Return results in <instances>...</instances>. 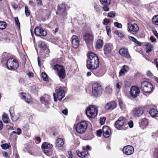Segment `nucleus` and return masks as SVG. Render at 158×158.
<instances>
[{
    "mask_svg": "<svg viewBox=\"0 0 158 158\" xmlns=\"http://www.w3.org/2000/svg\"><path fill=\"white\" fill-rule=\"evenodd\" d=\"M86 66L88 69L94 70L97 69L99 65L98 57L94 53L90 52L87 56Z\"/></svg>",
    "mask_w": 158,
    "mask_h": 158,
    "instance_id": "f257e3e1",
    "label": "nucleus"
},
{
    "mask_svg": "<svg viewBox=\"0 0 158 158\" xmlns=\"http://www.w3.org/2000/svg\"><path fill=\"white\" fill-rule=\"evenodd\" d=\"M98 112V110L95 106L91 105L88 106L86 110L87 117L90 118H94L96 116Z\"/></svg>",
    "mask_w": 158,
    "mask_h": 158,
    "instance_id": "f03ea898",
    "label": "nucleus"
},
{
    "mask_svg": "<svg viewBox=\"0 0 158 158\" xmlns=\"http://www.w3.org/2000/svg\"><path fill=\"white\" fill-rule=\"evenodd\" d=\"M65 92L63 87H60L59 89L56 90V93L53 94L55 102H56L58 99L60 101L65 96Z\"/></svg>",
    "mask_w": 158,
    "mask_h": 158,
    "instance_id": "7ed1b4c3",
    "label": "nucleus"
},
{
    "mask_svg": "<svg viewBox=\"0 0 158 158\" xmlns=\"http://www.w3.org/2000/svg\"><path fill=\"white\" fill-rule=\"evenodd\" d=\"M8 69L11 70H15L19 67V63L17 60L13 58L9 59L7 61Z\"/></svg>",
    "mask_w": 158,
    "mask_h": 158,
    "instance_id": "20e7f679",
    "label": "nucleus"
},
{
    "mask_svg": "<svg viewBox=\"0 0 158 158\" xmlns=\"http://www.w3.org/2000/svg\"><path fill=\"white\" fill-rule=\"evenodd\" d=\"M153 88L152 84L147 81H144L141 84V89L145 93L151 92L153 90Z\"/></svg>",
    "mask_w": 158,
    "mask_h": 158,
    "instance_id": "39448f33",
    "label": "nucleus"
},
{
    "mask_svg": "<svg viewBox=\"0 0 158 158\" xmlns=\"http://www.w3.org/2000/svg\"><path fill=\"white\" fill-rule=\"evenodd\" d=\"M53 68L54 70L57 71V74L60 79H64L65 77V70L63 66L56 64Z\"/></svg>",
    "mask_w": 158,
    "mask_h": 158,
    "instance_id": "423d86ee",
    "label": "nucleus"
},
{
    "mask_svg": "<svg viewBox=\"0 0 158 158\" xmlns=\"http://www.w3.org/2000/svg\"><path fill=\"white\" fill-rule=\"evenodd\" d=\"M87 127V124L85 121H82L78 123L76 127L77 132L79 134L84 133Z\"/></svg>",
    "mask_w": 158,
    "mask_h": 158,
    "instance_id": "0eeeda50",
    "label": "nucleus"
},
{
    "mask_svg": "<svg viewBox=\"0 0 158 158\" xmlns=\"http://www.w3.org/2000/svg\"><path fill=\"white\" fill-rule=\"evenodd\" d=\"M92 94L95 96L100 95L102 92L101 85L98 83H94L92 85Z\"/></svg>",
    "mask_w": 158,
    "mask_h": 158,
    "instance_id": "6e6552de",
    "label": "nucleus"
},
{
    "mask_svg": "<svg viewBox=\"0 0 158 158\" xmlns=\"http://www.w3.org/2000/svg\"><path fill=\"white\" fill-rule=\"evenodd\" d=\"M139 29V27L137 24H132L130 23H127V30L128 32L135 35L138 32Z\"/></svg>",
    "mask_w": 158,
    "mask_h": 158,
    "instance_id": "1a4fd4ad",
    "label": "nucleus"
},
{
    "mask_svg": "<svg viewBox=\"0 0 158 158\" xmlns=\"http://www.w3.org/2000/svg\"><path fill=\"white\" fill-rule=\"evenodd\" d=\"M84 39L87 44V47L89 48L92 47L93 41V37L91 34L86 33L84 35Z\"/></svg>",
    "mask_w": 158,
    "mask_h": 158,
    "instance_id": "9d476101",
    "label": "nucleus"
},
{
    "mask_svg": "<svg viewBox=\"0 0 158 158\" xmlns=\"http://www.w3.org/2000/svg\"><path fill=\"white\" fill-rule=\"evenodd\" d=\"M126 119L124 117H120L115 122V127L118 129H119L123 126H125Z\"/></svg>",
    "mask_w": 158,
    "mask_h": 158,
    "instance_id": "9b49d317",
    "label": "nucleus"
},
{
    "mask_svg": "<svg viewBox=\"0 0 158 158\" xmlns=\"http://www.w3.org/2000/svg\"><path fill=\"white\" fill-rule=\"evenodd\" d=\"M143 113V109L141 107L134 108L131 111V115L134 117H138L141 115Z\"/></svg>",
    "mask_w": 158,
    "mask_h": 158,
    "instance_id": "f8f14e48",
    "label": "nucleus"
},
{
    "mask_svg": "<svg viewBox=\"0 0 158 158\" xmlns=\"http://www.w3.org/2000/svg\"><path fill=\"white\" fill-rule=\"evenodd\" d=\"M140 90L137 86H132L130 89V94L133 98H135L138 96Z\"/></svg>",
    "mask_w": 158,
    "mask_h": 158,
    "instance_id": "ddd939ff",
    "label": "nucleus"
},
{
    "mask_svg": "<svg viewBox=\"0 0 158 158\" xmlns=\"http://www.w3.org/2000/svg\"><path fill=\"white\" fill-rule=\"evenodd\" d=\"M89 146L88 145L86 147H83L82 148L83 151L80 152L79 150L77 151V152L78 156L81 158H84L86 156L88 153V151L87 149H89Z\"/></svg>",
    "mask_w": 158,
    "mask_h": 158,
    "instance_id": "4468645a",
    "label": "nucleus"
},
{
    "mask_svg": "<svg viewBox=\"0 0 158 158\" xmlns=\"http://www.w3.org/2000/svg\"><path fill=\"white\" fill-rule=\"evenodd\" d=\"M134 148L133 147L130 145H128L124 147L123 151V153L127 155H130L134 152Z\"/></svg>",
    "mask_w": 158,
    "mask_h": 158,
    "instance_id": "2eb2a0df",
    "label": "nucleus"
},
{
    "mask_svg": "<svg viewBox=\"0 0 158 158\" xmlns=\"http://www.w3.org/2000/svg\"><path fill=\"white\" fill-rule=\"evenodd\" d=\"M35 34L37 36H46L47 34V32L43 30L41 27H38L35 29Z\"/></svg>",
    "mask_w": 158,
    "mask_h": 158,
    "instance_id": "dca6fc26",
    "label": "nucleus"
},
{
    "mask_svg": "<svg viewBox=\"0 0 158 158\" xmlns=\"http://www.w3.org/2000/svg\"><path fill=\"white\" fill-rule=\"evenodd\" d=\"M40 100L42 103L44 104L46 106H47V108L49 107L48 106L50 105V96L47 94H44L40 98Z\"/></svg>",
    "mask_w": 158,
    "mask_h": 158,
    "instance_id": "f3484780",
    "label": "nucleus"
},
{
    "mask_svg": "<svg viewBox=\"0 0 158 158\" xmlns=\"http://www.w3.org/2000/svg\"><path fill=\"white\" fill-rule=\"evenodd\" d=\"M71 43L73 47L75 48H77L79 44V38L75 35H73L71 38Z\"/></svg>",
    "mask_w": 158,
    "mask_h": 158,
    "instance_id": "a211bd4d",
    "label": "nucleus"
},
{
    "mask_svg": "<svg viewBox=\"0 0 158 158\" xmlns=\"http://www.w3.org/2000/svg\"><path fill=\"white\" fill-rule=\"evenodd\" d=\"M119 53L122 56L127 58H130V55L128 52V49L125 48H123L119 50Z\"/></svg>",
    "mask_w": 158,
    "mask_h": 158,
    "instance_id": "6ab92c4d",
    "label": "nucleus"
},
{
    "mask_svg": "<svg viewBox=\"0 0 158 158\" xmlns=\"http://www.w3.org/2000/svg\"><path fill=\"white\" fill-rule=\"evenodd\" d=\"M102 133L104 136L106 138L109 137L111 134V131L109 127L107 126H104L102 129Z\"/></svg>",
    "mask_w": 158,
    "mask_h": 158,
    "instance_id": "aec40b11",
    "label": "nucleus"
},
{
    "mask_svg": "<svg viewBox=\"0 0 158 158\" xmlns=\"http://www.w3.org/2000/svg\"><path fill=\"white\" fill-rule=\"evenodd\" d=\"M20 97L22 99L24 100L27 103H30L32 102L31 97L28 94L22 93L21 94Z\"/></svg>",
    "mask_w": 158,
    "mask_h": 158,
    "instance_id": "412c9836",
    "label": "nucleus"
},
{
    "mask_svg": "<svg viewBox=\"0 0 158 158\" xmlns=\"http://www.w3.org/2000/svg\"><path fill=\"white\" fill-rule=\"evenodd\" d=\"M116 104L114 102H110L105 105V108L106 110H112L116 108Z\"/></svg>",
    "mask_w": 158,
    "mask_h": 158,
    "instance_id": "4be33fe9",
    "label": "nucleus"
},
{
    "mask_svg": "<svg viewBox=\"0 0 158 158\" xmlns=\"http://www.w3.org/2000/svg\"><path fill=\"white\" fill-rule=\"evenodd\" d=\"M112 48L113 46L111 44H106L104 46L103 49L104 54L106 55H107L110 53Z\"/></svg>",
    "mask_w": 158,
    "mask_h": 158,
    "instance_id": "5701e85b",
    "label": "nucleus"
},
{
    "mask_svg": "<svg viewBox=\"0 0 158 158\" xmlns=\"http://www.w3.org/2000/svg\"><path fill=\"white\" fill-rule=\"evenodd\" d=\"M52 147V145L48 143L44 142L42 145L41 148L44 152L48 151Z\"/></svg>",
    "mask_w": 158,
    "mask_h": 158,
    "instance_id": "b1692460",
    "label": "nucleus"
},
{
    "mask_svg": "<svg viewBox=\"0 0 158 158\" xmlns=\"http://www.w3.org/2000/svg\"><path fill=\"white\" fill-rule=\"evenodd\" d=\"M13 110V108H10L9 110V112L10 114L12 120L13 121H16L19 118L20 115L19 114H14L12 113V111Z\"/></svg>",
    "mask_w": 158,
    "mask_h": 158,
    "instance_id": "393cba45",
    "label": "nucleus"
},
{
    "mask_svg": "<svg viewBox=\"0 0 158 158\" xmlns=\"http://www.w3.org/2000/svg\"><path fill=\"white\" fill-rule=\"evenodd\" d=\"M59 11L61 13H62L63 15H66L67 14V12L66 10L65 5L62 4L59 5L58 6Z\"/></svg>",
    "mask_w": 158,
    "mask_h": 158,
    "instance_id": "a878e982",
    "label": "nucleus"
},
{
    "mask_svg": "<svg viewBox=\"0 0 158 158\" xmlns=\"http://www.w3.org/2000/svg\"><path fill=\"white\" fill-rule=\"evenodd\" d=\"M129 70V67L126 65H124L122 69L119 72V76H121L124 75L127 73Z\"/></svg>",
    "mask_w": 158,
    "mask_h": 158,
    "instance_id": "bb28decb",
    "label": "nucleus"
},
{
    "mask_svg": "<svg viewBox=\"0 0 158 158\" xmlns=\"http://www.w3.org/2000/svg\"><path fill=\"white\" fill-rule=\"evenodd\" d=\"M147 53H149L151 52L153 48V46L151 43H148L145 45Z\"/></svg>",
    "mask_w": 158,
    "mask_h": 158,
    "instance_id": "cd10ccee",
    "label": "nucleus"
},
{
    "mask_svg": "<svg viewBox=\"0 0 158 158\" xmlns=\"http://www.w3.org/2000/svg\"><path fill=\"white\" fill-rule=\"evenodd\" d=\"M149 113L152 117H155L158 116V112L157 111L154 109H152L150 111Z\"/></svg>",
    "mask_w": 158,
    "mask_h": 158,
    "instance_id": "c85d7f7f",
    "label": "nucleus"
},
{
    "mask_svg": "<svg viewBox=\"0 0 158 158\" xmlns=\"http://www.w3.org/2000/svg\"><path fill=\"white\" fill-rule=\"evenodd\" d=\"M64 144V142L63 139L61 138L58 139L56 141V145L58 148L62 146Z\"/></svg>",
    "mask_w": 158,
    "mask_h": 158,
    "instance_id": "c756f323",
    "label": "nucleus"
},
{
    "mask_svg": "<svg viewBox=\"0 0 158 158\" xmlns=\"http://www.w3.org/2000/svg\"><path fill=\"white\" fill-rule=\"evenodd\" d=\"M38 45L39 47L44 50H45L47 48V45L44 42L39 41L38 42Z\"/></svg>",
    "mask_w": 158,
    "mask_h": 158,
    "instance_id": "7c9ffc66",
    "label": "nucleus"
},
{
    "mask_svg": "<svg viewBox=\"0 0 158 158\" xmlns=\"http://www.w3.org/2000/svg\"><path fill=\"white\" fill-rule=\"evenodd\" d=\"M128 38L131 41L137 44L138 45L140 46L141 43L138 41L133 36H128Z\"/></svg>",
    "mask_w": 158,
    "mask_h": 158,
    "instance_id": "2f4dec72",
    "label": "nucleus"
},
{
    "mask_svg": "<svg viewBox=\"0 0 158 158\" xmlns=\"http://www.w3.org/2000/svg\"><path fill=\"white\" fill-rule=\"evenodd\" d=\"M2 120L5 123H8L9 120L8 115L5 113H4L2 116Z\"/></svg>",
    "mask_w": 158,
    "mask_h": 158,
    "instance_id": "473e14b6",
    "label": "nucleus"
},
{
    "mask_svg": "<svg viewBox=\"0 0 158 158\" xmlns=\"http://www.w3.org/2000/svg\"><path fill=\"white\" fill-rule=\"evenodd\" d=\"M103 45V42L102 40L98 39L97 40L96 45L98 48L100 49L101 48Z\"/></svg>",
    "mask_w": 158,
    "mask_h": 158,
    "instance_id": "72a5a7b5",
    "label": "nucleus"
},
{
    "mask_svg": "<svg viewBox=\"0 0 158 158\" xmlns=\"http://www.w3.org/2000/svg\"><path fill=\"white\" fill-rule=\"evenodd\" d=\"M153 24L156 25H158V15L154 16L152 19Z\"/></svg>",
    "mask_w": 158,
    "mask_h": 158,
    "instance_id": "f704fd0d",
    "label": "nucleus"
},
{
    "mask_svg": "<svg viewBox=\"0 0 158 158\" xmlns=\"http://www.w3.org/2000/svg\"><path fill=\"white\" fill-rule=\"evenodd\" d=\"M38 87L37 85H34L31 86V91L32 93L38 91Z\"/></svg>",
    "mask_w": 158,
    "mask_h": 158,
    "instance_id": "c9c22d12",
    "label": "nucleus"
},
{
    "mask_svg": "<svg viewBox=\"0 0 158 158\" xmlns=\"http://www.w3.org/2000/svg\"><path fill=\"white\" fill-rule=\"evenodd\" d=\"M6 26V24L5 22L0 21V29L3 30L5 29Z\"/></svg>",
    "mask_w": 158,
    "mask_h": 158,
    "instance_id": "e433bc0d",
    "label": "nucleus"
},
{
    "mask_svg": "<svg viewBox=\"0 0 158 158\" xmlns=\"http://www.w3.org/2000/svg\"><path fill=\"white\" fill-rule=\"evenodd\" d=\"M101 3L103 5H109L111 2V0H100Z\"/></svg>",
    "mask_w": 158,
    "mask_h": 158,
    "instance_id": "4c0bfd02",
    "label": "nucleus"
},
{
    "mask_svg": "<svg viewBox=\"0 0 158 158\" xmlns=\"http://www.w3.org/2000/svg\"><path fill=\"white\" fill-rule=\"evenodd\" d=\"M2 148L6 150L9 148L10 147H11L10 143L3 144L1 145Z\"/></svg>",
    "mask_w": 158,
    "mask_h": 158,
    "instance_id": "58836bf2",
    "label": "nucleus"
},
{
    "mask_svg": "<svg viewBox=\"0 0 158 158\" xmlns=\"http://www.w3.org/2000/svg\"><path fill=\"white\" fill-rule=\"evenodd\" d=\"M106 92L110 94L112 92V87L110 86L107 87L105 89Z\"/></svg>",
    "mask_w": 158,
    "mask_h": 158,
    "instance_id": "ea45409f",
    "label": "nucleus"
},
{
    "mask_svg": "<svg viewBox=\"0 0 158 158\" xmlns=\"http://www.w3.org/2000/svg\"><path fill=\"white\" fill-rule=\"evenodd\" d=\"M116 13L115 12L112 11L109 12L108 14V16L110 18H113L115 15Z\"/></svg>",
    "mask_w": 158,
    "mask_h": 158,
    "instance_id": "a19ab883",
    "label": "nucleus"
},
{
    "mask_svg": "<svg viewBox=\"0 0 158 158\" xmlns=\"http://www.w3.org/2000/svg\"><path fill=\"white\" fill-rule=\"evenodd\" d=\"M41 76L44 80L45 81H47L48 80L47 75L44 72L42 73Z\"/></svg>",
    "mask_w": 158,
    "mask_h": 158,
    "instance_id": "79ce46f5",
    "label": "nucleus"
},
{
    "mask_svg": "<svg viewBox=\"0 0 158 158\" xmlns=\"http://www.w3.org/2000/svg\"><path fill=\"white\" fill-rule=\"evenodd\" d=\"M114 25L115 27L118 28H121L122 27V25L120 23L117 22L114 23Z\"/></svg>",
    "mask_w": 158,
    "mask_h": 158,
    "instance_id": "37998d69",
    "label": "nucleus"
},
{
    "mask_svg": "<svg viewBox=\"0 0 158 158\" xmlns=\"http://www.w3.org/2000/svg\"><path fill=\"white\" fill-rule=\"evenodd\" d=\"M25 13L27 16H28L30 14L29 10L27 7L25 6Z\"/></svg>",
    "mask_w": 158,
    "mask_h": 158,
    "instance_id": "c03bdc74",
    "label": "nucleus"
},
{
    "mask_svg": "<svg viewBox=\"0 0 158 158\" xmlns=\"http://www.w3.org/2000/svg\"><path fill=\"white\" fill-rule=\"evenodd\" d=\"M106 118L104 117L100 118V123L101 125H103L106 121Z\"/></svg>",
    "mask_w": 158,
    "mask_h": 158,
    "instance_id": "a18cd8bd",
    "label": "nucleus"
},
{
    "mask_svg": "<svg viewBox=\"0 0 158 158\" xmlns=\"http://www.w3.org/2000/svg\"><path fill=\"white\" fill-rule=\"evenodd\" d=\"M15 23L16 24L17 26L18 27H20V23L19 22L18 18L17 17H16L15 18Z\"/></svg>",
    "mask_w": 158,
    "mask_h": 158,
    "instance_id": "49530a36",
    "label": "nucleus"
},
{
    "mask_svg": "<svg viewBox=\"0 0 158 158\" xmlns=\"http://www.w3.org/2000/svg\"><path fill=\"white\" fill-rule=\"evenodd\" d=\"M106 28L107 34L108 35H110V26H106Z\"/></svg>",
    "mask_w": 158,
    "mask_h": 158,
    "instance_id": "de8ad7c7",
    "label": "nucleus"
},
{
    "mask_svg": "<svg viewBox=\"0 0 158 158\" xmlns=\"http://www.w3.org/2000/svg\"><path fill=\"white\" fill-rule=\"evenodd\" d=\"M122 86V83L121 82H118L117 83L116 85L117 88L119 89H120Z\"/></svg>",
    "mask_w": 158,
    "mask_h": 158,
    "instance_id": "09e8293b",
    "label": "nucleus"
},
{
    "mask_svg": "<svg viewBox=\"0 0 158 158\" xmlns=\"http://www.w3.org/2000/svg\"><path fill=\"white\" fill-rule=\"evenodd\" d=\"M110 22V20L109 19H105L103 20V23L104 25H107Z\"/></svg>",
    "mask_w": 158,
    "mask_h": 158,
    "instance_id": "8fccbe9b",
    "label": "nucleus"
},
{
    "mask_svg": "<svg viewBox=\"0 0 158 158\" xmlns=\"http://www.w3.org/2000/svg\"><path fill=\"white\" fill-rule=\"evenodd\" d=\"M104 6L103 7V10L105 11H107L109 10V9L107 6L108 5H104Z\"/></svg>",
    "mask_w": 158,
    "mask_h": 158,
    "instance_id": "3c124183",
    "label": "nucleus"
},
{
    "mask_svg": "<svg viewBox=\"0 0 158 158\" xmlns=\"http://www.w3.org/2000/svg\"><path fill=\"white\" fill-rule=\"evenodd\" d=\"M96 132L97 135L98 136H100L102 135V132L101 130H99L97 131Z\"/></svg>",
    "mask_w": 158,
    "mask_h": 158,
    "instance_id": "603ef678",
    "label": "nucleus"
},
{
    "mask_svg": "<svg viewBox=\"0 0 158 158\" xmlns=\"http://www.w3.org/2000/svg\"><path fill=\"white\" fill-rule=\"evenodd\" d=\"M128 125H129L130 127L132 128L133 127V121H130L128 123Z\"/></svg>",
    "mask_w": 158,
    "mask_h": 158,
    "instance_id": "864d4df0",
    "label": "nucleus"
},
{
    "mask_svg": "<svg viewBox=\"0 0 158 158\" xmlns=\"http://www.w3.org/2000/svg\"><path fill=\"white\" fill-rule=\"evenodd\" d=\"M29 4L30 6H31L33 7L35 6V3H34L32 1H30L29 2Z\"/></svg>",
    "mask_w": 158,
    "mask_h": 158,
    "instance_id": "5fc2aeb1",
    "label": "nucleus"
},
{
    "mask_svg": "<svg viewBox=\"0 0 158 158\" xmlns=\"http://www.w3.org/2000/svg\"><path fill=\"white\" fill-rule=\"evenodd\" d=\"M21 133V130L19 128H18L17 129V132L16 134L18 135H20Z\"/></svg>",
    "mask_w": 158,
    "mask_h": 158,
    "instance_id": "6e6d98bb",
    "label": "nucleus"
},
{
    "mask_svg": "<svg viewBox=\"0 0 158 158\" xmlns=\"http://www.w3.org/2000/svg\"><path fill=\"white\" fill-rule=\"evenodd\" d=\"M94 5L95 6H94V8L96 10L97 12H99L100 11V10L98 8V6L96 4H95Z\"/></svg>",
    "mask_w": 158,
    "mask_h": 158,
    "instance_id": "4d7b16f0",
    "label": "nucleus"
},
{
    "mask_svg": "<svg viewBox=\"0 0 158 158\" xmlns=\"http://www.w3.org/2000/svg\"><path fill=\"white\" fill-rule=\"evenodd\" d=\"M2 153L4 156L6 157H8V154L5 151H3L2 152Z\"/></svg>",
    "mask_w": 158,
    "mask_h": 158,
    "instance_id": "13d9d810",
    "label": "nucleus"
},
{
    "mask_svg": "<svg viewBox=\"0 0 158 158\" xmlns=\"http://www.w3.org/2000/svg\"><path fill=\"white\" fill-rule=\"evenodd\" d=\"M150 39L151 40V41L152 42H155L156 40V39L152 36L150 37Z\"/></svg>",
    "mask_w": 158,
    "mask_h": 158,
    "instance_id": "bf43d9fd",
    "label": "nucleus"
},
{
    "mask_svg": "<svg viewBox=\"0 0 158 158\" xmlns=\"http://www.w3.org/2000/svg\"><path fill=\"white\" fill-rule=\"evenodd\" d=\"M154 62L156 67L158 69V59L156 58Z\"/></svg>",
    "mask_w": 158,
    "mask_h": 158,
    "instance_id": "052dcab7",
    "label": "nucleus"
},
{
    "mask_svg": "<svg viewBox=\"0 0 158 158\" xmlns=\"http://www.w3.org/2000/svg\"><path fill=\"white\" fill-rule=\"evenodd\" d=\"M69 158H73V155L71 151H68Z\"/></svg>",
    "mask_w": 158,
    "mask_h": 158,
    "instance_id": "680f3d73",
    "label": "nucleus"
},
{
    "mask_svg": "<svg viewBox=\"0 0 158 158\" xmlns=\"http://www.w3.org/2000/svg\"><path fill=\"white\" fill-rule=\"evenodd\" d=\"M37 1V4L38 6H40L42 5V2L41 0H38V1Z\"/></svg>",
    "mask_w": 158,
    "mask_h": 158,
    "instance_id": "e2e57ef3",
    "label": "nucleus"
},
{
    "mask_svg": "<svg viewBox=\"0 0 158 158\" xmlns=\"http://www.w3.org/2000/svg\"><path fill=\"white\" fill-rule=\"evenodd\" d=\"M62 113L65 115L68 114V110L67 109H65L62 111Z\"/></svg>",
    "mask_w": 158,
    "mask_h": 158,
    "instance_id": "0e129e2a",
    "label": "nucleus"
},
{
    "mask_svg": "<svg viewBox=\"0 0 158 158\" xmlns=\"http://www.w3.org/2000/svg\"><path fill=\"white\" fill-rule=\"evenodd\" d=\"M154 34L158 39V34L156 30L153 31Z\"/></svg>",
    "mask_w": 158,
    "mask_h": 158,
    "instance_id": "69168bd1",
    "label": "nucleus"
},
{
    "mask_svg": "<svg viewBox=\"0 0 158 158\" xmlns=\"http://www.w3.org/2000/svg\"><path fill=\"white\" fill-rule=\"evenodd\" d=\"M30 77H32L33 76V74L32 73H29L27 74Z\"/></svg>",
    "mask_w": 158,
    "mask_h": 158,
    "instance_id": "338daca9",
    "label": "nucleus"
},
{
    "mask_svg": "<svg viewBox=\"0 0 158 158\" xmlns=\"http://www.w3.org/2000/svg\"><path fill=\"white\" fill-rule=\"evenodd\" d=\"M147 74L149 76H151L152 75V73L150 71H148L147 72Z\"/></svg>",
    "mask_w": 158,
    "mask_h": 158,
    "instance_id": "774afa93",
    "label": "nucleus"
}]
</instances>
